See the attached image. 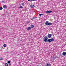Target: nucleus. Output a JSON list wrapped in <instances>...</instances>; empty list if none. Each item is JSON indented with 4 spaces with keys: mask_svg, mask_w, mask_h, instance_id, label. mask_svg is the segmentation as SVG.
I'll use <instances>...</instances> for the list:
<instances>
[{
    "mask_svg": "<svg viewBox=\"0 0 66 66\" xmlns=\"http://www.w3.org/2000/svg\"><path fill=\"white\" fill-rule=\"evenodd\" d=\"M30 7L32 8H34L35 7V6L31 4L30 6Z\"/></svg>",
    "mask_w": 66,
    "mask_h": 66,
    "instance_id": "20e7f679",
    "label": "nucleus"
},
{
    "mask_svg": "<svg viewBox=\"0 0 66 66\" xmlns=\"http://www.w3.org/2000/svg\"><path fill=\"white\" fill-rule=\"evenodd\" d=\"M30 27H31V28H34V26L33 25H31Z\"/></svg>",
    "mask_w": 66,
    "mask_h": 66,
    "instance_id": "f8f14e48",
    "label": "nucleus"
},
{
    "mask_svg": "<svg viewBox=\"0 0 66 66\" xmlns=\"http://www.w3.org/2000/svg\"><path fill=\"white\" fill-rule=\"evenodd\" d=\"M53 58L54 59V60L55 59H56V57H53Z\"/></svg>",
    "mask_w": 66,
    "mask_h": 66,
    "instance_id": "aec40b11",
    "label": "nucleus"
},
{
    "mask_svg": "<svg viewBox=\"0 0 66 66\" xmlns=\"http://www.w3.org/2000/svg\"><path fill=\"white\" fill-rule=\"evenodd\" d=\"M36 0H31V1H36Z\"/></svg>",
    "mask_w": 66,
    "mask_h": 66,
    "instance_id": "4be33fe9",
    "label": "nucleus"
},
{
    "mask_svg": "<svg viewBox=\"0 0 66 66\" xmlns=\"http://www.w3.org/2000/svg\"><path fill=\"white\" fill-rule=\"evenodd\" d=\"M44 15V14H39V16H42V15Z\"/></svg>",
    "mask_w": 66,
    "mask_h": 66,
    "instance_id": "4468645a",
    "label": "nucleus"
},
{
    "mask_svg": "<svg viewBox=\"0 0 66 66\" xmlns=\"http://www.w3.org/2000/svg\"><path fill=\"white\" fill-rule=\"evenodd\" d=\"M28 23H29V22L28 21Z\"/></svg>",
    "mask_w": 66,
    "mask_h": 66,
    "instance_id": "cd10ccee",
    "label": "nucleus"
},
{
    "mask_svg": "<svg viewBox=\"0 0 66 66\" xmlns=\"http://www.w3.org/2000/svg\"><path fill=\"white\" fill-rule=\"evenodd\" d=\"M62 55H63L64 56H65V55H66V52H63L62 53Z\"/></svg>",
    "mask_w": 66,
    "mask_h": 66,
    "instance_id": "423d86ee",
    "label": "nucleus"
},
{
    "mask_svg": "<svg viewBox=\"0 0 66 66\" xmlns=\"http://www.w3.org/2000/svg\"><path fill=\"white\" fill-rule=\"evenodd\" d=\"M7 63L8 64H10V63H11V62L10 61H8L7 62Z\"/></svg>",
    "mask_w": 66,
    "mask_h": 66,
    "instance_id": "a211bd4d",
    "label": "nucleus"
},
{
    "mask_svg": "<svg viewBox=\"0 0 66 66\" xmlns=\"http://www.w3.org/2000/svg\"><path fill=\"white\" fill-rule=\"evenodd\" d=\"M9 66H11V64H9Z\"/></svg>",
    "mask_w": 66,
    "mask_h": 66,
    "instance_id": "393cba45",
    "label": "nucleus"
},
{
    "mask_svg": "<svg viewBox=\"0 0 66 66\" xmlns=\"http://www.w3.org/2000/svg\"><path fill=\"white\" fill-rule=\"evenodd\" d=\"M3 46L5 47H6V44H4L3 45Z\"/></svg>",
    "mask_w": 66,
    "mask_h": 66,
    "instance_id": "2eb2a0df",
    "label": "nucleus"
},
{
    "mask_svg": "<svg viewBox=\"0 0 66 66\" xmlns=\"http://www.w3.org/2000/svg\"><path fill=\"white\" fill-rule=\"evenodd\" d=\"M52 11H46L45 12V13H52Z\"/></svg>",
    "mask_w": 66,
    "mask_h": 66,
    "instance_id": "6e6552de",
    "label": "nucleus"
},
{
    "mask_svg": "<svg viewBox=\"0 0 66 66\" xmlns=\"http://www.w3.org/2000/svg\"><path fill=\"white\" fill-rule=\"evenodd\" d=\"M51 42V39H50L48 40V42Z\"/></svg>",
    "mask_w": 66,
    "mask_h": 66,
    "instance_id": "1a4fd4ad",
    "label": "nucleus"
},
{
    "mask_svg": "<svg viewBox=\"0 0 66 66\" xmlns=\"http://www.w3.org/2000/svg\"><path fill=\"white\" fill-rule=\"evenodd\" d=\"M1 3H4V1H2L1 2Z\"/></svg>",
    "mask_w": 66,
    "mask_h": 66,
    "instance_id": "5701e85b",
    "label": "nucleus"
},
{
    "mask_svg": "<svg viewBox=\"0 0 66 66\" xmlns=\"http://www.w3.org/2000/svg\"><path fill=\"white\" fill-rule=\"evenodd\" d=\"M22 4V5H23V6H24V3H23Z\"/></svg>",
    "mask_w": 66,
    "mask_h": 66,
    "instance_id": "6ab92c4d",
    "label": "nucleus"
},
{
    "mask_svg": "<svg viewBox=\"0 0 66 66\" xmlns=\"http://www.w3.org/2000/svg\"><path fill=\"white\" fill-rule=\"evenodd\" d=\"M0 60H3V58H1L0 59Z\"/></svg>",
    "mask_w": 66,
    "mask_h": 66,
    "instance_id": "b1692460",
    "label": "nucleus"
},
{
    "mask_svg": "<svg viewBox=\"0 0 66 66\" xmlns=\"http://www.w3.org/2000/svg\"><path fill=\"white\" fill-rule=\"evenodd\" d=\"M6 7L7 6L6 5H4L3 7H4V9H6Z\"/></svg>",
    "mask_w": 66,
    "mask_h": 66,
    "instance_id": "ddd939ff",
    "label": "nucleus"
},
{
    "mask_svg": "<svg viewBox=\"0 0 66 66\" xmlns=\"http://www.w3.org/2000/svg\"><path fill=\"white\" fill-rule=\"evenodd\" d=\"M46 66H51V65L50 64V63H47Z\"/></svg>",
    "mask_w": 66,
    "mask_h": 66,
    "instance_id": "0eeeda50",
    "label": "nucleus"
},
{
    "mask_svg": "<svg viewBox=\"0 0 66 66\" xmlns=\"http://www.w3.org/2000/svg\"><path fill=\"white\" fill-rule=\"evenodd\" d=\"M9 48V47H7V49H8Z\"/></svg>",
    "mask_w": 66,
    "mask_h": 66,
    "instance_id": "bb28decb",
    "label": "nucleus"
},
{
    "mask_svg": "<svg viewBox=\"0 0 66 66\" xmlns=\"http://www.w3.org/2000/svg\"><path fill=\"white\" fill-rule=\"evenodd\" d=\"M35 18V17H34L33 18H32V20H33Z\"/></svg>",
    "mask_w": 66,
    "mask_h": 66,
    "instance_id": "412c9836",
    "label": "nucleus"
},
{
    "mask_svg": "<svg viewBox=\"0 0 66 66\" xmlns=\"http://www.w3.org/2000/svg\"><path fill=\"white\" fill-rule=\"evenodd\" d=\"M5 65L6 66H8V64L7 63H5Z\"/></svg>",
    "mask_w": 66,
    "mask_h": 66,
    "instance_id": "f3484780",
    "label": "nucleus"
},
{
    "mask_svg": "<svg viewBox=\"0 0 66 66\" xmlns=\"http://www.w3.org/2000/svg\"><path fill=\"white\" fill-rule=\"evenodd\" d=\"M49 22L48 21H46L45 23V24L46 26H51L52 25V23L51 22L48 23Z\"/></svg>",
    "mask_w": 66,
    "mask_h": 66,
    "instance_id": "f257e3e1",
    "label": "nucleus"
},
{
    "mask_svg": "<svg viewBox=\"0 0 66 66\" xmlns=\"http://www.w3.org/2000/svg\"><path fill=\"white\" fill-rule=\"evenodd\" d=\"M3 10V8L2 7H1L0 8V10Z\"/></svg>",
    "mask_w": 66,
    "mask_h": 66,
    "instance_id": "dca6fc26",
    "label": "nucleus"
},
{
    "mask_svg": "<svg viewBox=\"0 0 66 66\" xmlns=\"http://www.w3.org/2000/svg\"><path fill=\"white\" fill-rule=\"evenodd\" d=\"M65 4L66 5V3H65Z\"/></svg>",
    "mask_w": 66,
    "mask_h": 66,
    "instance_id": "c85d7f7f",
    "label": "nucleus"
},
{
    "mask_svg": "<svg viewBox=\"0 0 66 66\" xmlns=\"http://www.w3.org/2000/svg\"><path fill=\"white\" fill-rule=\"evenodd\" d=\"M19 9H22L23 8V7L21 6H20L19 7Z\"/></svg>",
    "mask_w": 66,
    "mask_h": 66,
    "instance_id": "9b49d317",
    "label": "nucleus"
},
{
    "mask_svg": "<svg viewBox=\"0 0 66 66\" xmlns=\"http://www.w3.org/2000/svg\"><path fill=\"white\" fill-rule=\"evenodd\" d=\"M31 29V27H29L27 28V30L28 31H29V30H30Z\"/></svg>",
    "mask_w": 66,
    "mask_h": 66,
    "instance_id": "39448f33",
    "label": "nucleus"
},
{
    "mask_svg": "<svg viewBox=\"0 0 66 66\" xmlns=\"http://www.w3.org/2000/svg\"><path fill=\"white\" fill-rule=\"evenodd\" d=\"M28 1H31V0H28Z\"/></svg>",
    "mask_w": 66,
    "mask_h": 66,
    "instance_id": "a878e982",
    "label": "nucleus"
},
{
    "mask_svg": "<svg viewBox=\"0 0 66 66\" xmlns=\"http://www.w3.org/2000/svg\"><path fill=\"white\" fill-rule=\"evenodd\" d=\"M44 38H45L44 39V41L45 42H48V39H47V38H47V36H45Z\"/></svg>",
    "mask_w": 66,
    "mask_h": 66,
    "instance_id": "f03ea898",
    "label": "nucleus"
},
{
    "mask_svg": "<svg viewBox=\"0 0 66 66\" xmlns=\"http://www.w3.org/2000/svg\"><path fill=\"white\" fill-rule=\"evenodd\" d=\"M52 36V35H51V34H48V35L47 37L48 38H50Z\"/></svg>",
    "mask_w": 66,
    "mask_h": 66,
    "instance_id": "7ed1b4c3",
    "label": "nucleus"
},
{
    "mask_svg": "<svg viewBox=\"0 0 66 66\" xmlns=\"http://www.w3.org/2000/svg\"><path fill=\"white\" fill-rule=\"evenodd\" d=\"M51 42H53L54 41V38H52L51 39Z\"/></svg>",
    "mask_w": 66,
    "mask_h": 66,
    "instance_id": "9d476101",
    "label": "nucleus"
}]
</instances>
